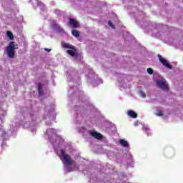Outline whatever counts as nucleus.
<instances>
[{
    "label": "nucleus",
    "instance_id": "nucleus-1",
    "mask_svg": "<svg viewBox=\"0 0 183 183\" xmlns=\"http://www.w3.org/2000/svg\"><path fill=\"white\" fill-rule=\"evenodd\" d=\"M44 137L46 139L49 140L55 153L64 164L65 172H74V171L79 170V166L76 164V162L66 154L71 146L65 142L61 136L56 134V130H54V128L47 129Z\"/></svg>",
    "mask_w": 183,
    "mask_h": 183
},
{
    "label": "nucleus",
    "instance_id": "nucleus-2",
    "mask_svg": "<svg viewBox=\"0 0 183 183\" xmlns=\"http://www.w3.org/2000/svg\"><path fill=\"white\" fill-rule=\"evenodd\" d=\"M39 122V117L38 116V112L31 111L25 114L21 125L24 128H26L29 131H31L32 134H35L38 128Z\"/></svg>",
    "mask_w": 183,
    "mask_h": 183
},
{
    "label": "nucleus",
    "instance_id": "nucleus-3",
    "mask_svg": "<svg viewBox=\"0 0 183 183\" xmlns=\"http://www.w3.org/2000/svg\"><path fill=\"white\" fill-rule=\"evenodd\" d=\"M68 81L69 82L70 89L68 91L69 94H73L75 92L76 94H79V95H84V92L79 89L77 85H81V80L76 78L75 75V69L72 67L69 69L66 74Z\"/></svg>",
    "mask_w": 183,
    "mask_h": 183
},
{
    "label": "nucleus",
    "instance_id": "nucleus-4",
    "mask_svg": "<svg viewBox=\"0 0 183 183\" xmlns=\"http://www.w3.org/2000/svg\"><path fill=\"white\" fill-rule=\"evenodd\" d=\"M61 46L64 49H66V54H68V55L74 57L76 61H81L82 57L81 56V54H78V51H76V48H75V46L65 41H61Z\"/></svg>",
    "mask_w": 183,
    "mask_h": 183
},
{
    "label": "nucleus",
    "instance_id": "nucleus-5",
    "mask_svg": "<svg viewBox=\"0 0 183 183\" xmlns=\"http://www.w3.org/2000/svg\"><path fill=\"white\" fill-rule=\"evenodd\" d=\"M84 71L88 78V82H92L93 86H97V85L102 84V79H99L98 76L95 75V74L94 73V70H92V69H89Z\"/></svg>",
    "mask_w": 183,
    "mask_h": 183
},
{
    "label": "nucleus",
    "instance_id": "nucleus-6",
    "mask_svg": "<svg viewBox=\"0 0 183 183\" xmlns=\"http://www.w3.org/2000/svg\"><path fill=\"white\" fill-rule=\"evenodd\" d=\"M80 132L83 133L84 138H96V139H102V134L95 130H86L85 127H82L79 129Z\"/></svg>",
    "mask_w": 183,
    "mask_h": 183
},
{
    "label": "nucleus",
    "instance_id": "nucleus-7",
    "mask_svg": "<svg viewBox=\"0 0 183 183\" xmlns=\"http://www.w3.org/2000/svg\"><path fill=\"white\" fill-rule=\"evenodd\" d=\"M119 144L120 145H122V147L126 148L127 153H125V154L127 159L128 165H132V164H134V159L132 158V154H131V152H129V144H128V142L125 139H120Z\"/></svg>",
    "mask_w": 183,
    "mask_h": 183
},
{
    "label": "nucleus",
    "instance_id": "nucleus-8",
    "mask_svg": "<svg viewBox=\"0 0 183 183\" xmlns=\"http://www.w3.org/2000/svg\"><path fill=\"white\" fill-rule=\"evenodd\" d=\"M44 118L46 119V125L51 126L54 121H55V112H54V109L49 112L46 111L44 112Z\"/></svg>",
    "mask_w": 183,
    "mask_h": 183
},
{
    "label": "nucleus",
    "instance_id": "nucleus-9",
    "mask_svg": "<svg viewBox=\"0 0 183 183\" xmlns=\"http://www.w3.org/2000/svg\"><path fill=\"white\" fill-rule=\"evenodd\" d=\"M15 49H18V44L14 41H11L9 46L6 48L9 58H14V56H15Z\"/></svg>",
    "mask_w": 183,
    "mask_h": 183
},
{
    "label": "nucleus",
    "instance_id": "nucleus-10",
    "mask_svg": "<svg viewBox=\"0 0 183 183\" xmlns=\"http://www.w3.org/2000/svg\"><path fill=\"white\" fill-rule=\"evenodd\" d=\"M51 28L54 31V32H56L57 34H60L61 35H65L66 33L65 32V30L56 23V21L53 20L51 24Z\"/></svg>",
    "mask_w": 183,
    "mask_h": 183
},
{
    "label": "nucleus",
    "instance_id": "nucleus-11",
    "mask_svg": "<svg viewBox=\"0 0 183 183\" xmlns=\"http://www.w3.org/2000/svg\"><path fill=\"white\" fill-rule=\"evenodd\" d=\"M155 82L159 88L163 89V91H168V84H167V80L164 78L159 77L155 80Z\"/></svg>",
    "mask_w": 183,
    "mask_h": 183
},
{
    "label": "nucleus",
    "instance_id": "nucleus-12",
    "mask_svg": "<svg viewBox=\"0 0 183 183\" xmlns=\"http://www.w3.org/2000/svg\"><path fill=\"white\" fill-rule=\"evenodd\" d=\"M30 1L31 2L34 9H36V8H39V9L43 12H45V11H46V7L45 6V5L38 1V0H30Z\"/></svg>",
    "mask_w": 183,
    "mask_h": 183
},
{
    "label": "nucleus",
    "instance_id": "nucleus-13",
    "mask_svg": "<svg viewBox=\"0 0 183 183\" xmlns=\"http://www.w3.org/2000/svg\"><path fill=\"white\" fill-rule=\"evenodd\" d=\"M158 58L160 62L164 65V66H166V68H168L169 69H172V66L169 64L168 61L162 58V56H161V54H158Z\"/></svg>",
    "mask_w": 183,
    "mask_h": 183
},
{
    "label": "nucleus",
    "instance_id": "nucleus-14",
    "mask_svg": "<svg viewBox=\"0 0 183 183\" xmlns=\"http://www.w3.org/2000/svg\"><path fill=\"white\" fill-rule=\"evenodd\" d=\"M69 25L71 28H78L79 24L74 19H69Z\"/></svg>",
    "mask_w": 183,
    "mask_h": 183
},
{
    "label": "nucleus",
    "instance_id": "nucleus-15",
    "mask_svg": "<svg viewBox=\"0 0 183 183\" xmlns=\"http://www.w3.org/2000/svg\"><path fill=\"white\" fill-rule=\"evenodd\" d=\"M128 115L130 118H138V114L133 110L129 111Z\"/></svg>",
    "mask_w": 183,
    "mask_h": 183
},
{
    "label": "nucleus",
    "instance_id": "nucleus-16",
    "mask_svg": "<svg viewBox=\"0 0 183 183\" xmlns=\"http://www.w3.org/2000/svg\"><path fill=\"white\" fill-rule=\"evenodd\" d=\"M38 91L39 97H42L44 95V90L42 89V84L41 83L38 84Z\"/></svg>",
    "mask_w": 183,
    "mask_h": 183
},
{
    "label": "nucleus",
    "instance_id": "nucleus-17",
    "mask_svg": "<svg viewBox=\"0 0 183 183\" xmlns=\"http://www.w3.org/2000/svg\"><path fill=\"white\" fill-rule=\"evenodd\" d=\"M152 36L155 38H161V32L158 31L157 29H154Z\"/></svg>",
    "mask_w": 183,
    "mask_h": 183
},
{
    "label": "nucleus",
    "instance_id": "nucleus-18",
    "mask_svg": "<svg viewBox=\"0 0 183 183\" xmlns=\"http://www.w3.org/2000/svg\"><path fill=\"white\" fill-rule=\"evenodd\" d=\"M142 126H143V131H145L148 136L151 135V132H150L151 130L149 129L148 126H146L145 124H142Z\"/></svg>",
    "mask_w": 183,
    "mask_h": 183
},
{
    "label": "nucleus",
    "instance_id": "nucleus-19",
    "mask_svg": "<svg viewBox=\"0 0 183 183\" xmlns=\"http://www.w3.org/2000/svg\"><path fill=\"white\" fill-rule=\"evenodd\" d=\"M6 35L11 41L14 40V34H12L11 31H7Z\"/></svg>",
    "mask_w": 183,
    "mask_h": 183
},
{
    "label": "nucleus",
    "instance_id": "nucleus-20",
    "mask_svg": "<svg viewBox=\"0 0 183 183\" xmlns=\"http://www.w3.org/2000/svg\"><path fill=\"white\" fill-rule=\"evenodd\" d=\"M71 34L74 36H75L76 38H78V36H79V31H76V30H72L71 31Z\"/></svg>",
    "mask_w": 183,
    "mask_h": 183
},
{
    "label": "nucleus",
    "instance_id": "nucleus-21",
    "mask_svg": "<svg viewBox=\"0 0 183 183\" xmlns=\"http://www.w3.org/2000/svg\"><path fill=\"white\" fill-rule=\"evenodd\" d=\"M81 119H82V117L79 115H77L76 117V124H81Z\"/></svg>",
    "mask_w": 183,
    "mask_h": 183
},
{
    "label": "nucleus",
    "instance_id": "nucleus-22",
    "mask_svg": "<svg viewBox=\"0 0 183 183\" xmlns=\"http://www.w3.org/2000/svg\"><path fill=\"white\" fill-rule=\"evenodd\" d=\"M164 112L162 110L157 109L156 114L157 117H162Z\"/></svg>",
    "mask_w": 183,
    "mask_h": 183
},
{
    "label": "nucleus",
    "instance_id": "nucleus-23",
    "mask_svg": "<svg viewBox=\"0 0 183 183\" xmlns=\"http://www.w3.org/2000/svg\"><path fill=\"white\" fill-rule=\"evenodd\" d=\"M147 72L148 74H149L150 75H152L154 74V70H152V69L151 68H148L147 69Z\"/></svg>",
    "mask_w": 183,
    "mask_h": 183
},
{
    "label": "nucleus",
    "instance_id": "nucleus-24",
    "mask_svg": "<svg viewBox=\"0 0 183 183\" xmlns=\"http://www.w3.org/2000/svg\"><path fill=\"white\" fill-rule=\"evenodd\" d=\"M108 24L111 26V28L115 29L114 24H112V21H109Z\"/></svg>",
    "mask_w": 183,
    "mask_h": 183
},
{
    "label": "nucleus",
    "instance_id": "nucleus-25",
    "mask_svg": "<svg viewBox=\"0 0 183 183\" xmlns=\"http://www.w3.org/2000/svg\"><path fill=\"white\" fill-rule=\"evenodd\" d=\"M139 93L142 98H145V97H147V94H145V93H144L143 92H140Z\"/></svg>",
    "mask_w": 183,
    "mask_h": 183
},
{
    "label": "nucleus",
    "instance_id": "nucleus-26",
    "mask_svg": "<svg viewBox=\"0 0 183 183\" xmlns=\"http://www.w3.org/2000/svg\"><path fill=\"white\" fill-rule=\"evenodd\" d=\"M55 14H56V15H61V11H59V10H56V11H55Z\"/></svg>",
    "mask_w": 183,
    "mask_h": 183
},
{
    "label": "nucleus",
    "instance_id": "nucleus-27",
    "mask_svg": "<svg viewBox=\"0 0 183 183\" xmlns=\"http://www.w3.org/2000/svg\"><path fill=\"white\" fill-rule=\"evenodd\" d=\"M139 125V122L137 121L134 122V127H138Z\"/></svg>",
    "mask_w": 183,
    "mask_h": 183
},
{
    "label": "nucleus",
    "instance_id": "nucleus-28",
    "mask_svg": "<svg viewBox=\"0 0 183 183\" xmlns=\"http://www.w3.org/2000/svg\"><path fill=\"white\" fill-rule=\"evenodd\" d=\"M92 108H94V106H92V104H90V106H89L87 107V109H92Z\"/></svg>",
    "mask_w": 183,
    "mask_h": 183
},
{
    "label": "nucleus",
    "instance_id": "nucleus-29",
    "mask_svg": "<svg viewBox=\"0 0 183 183\" xmlns=\"http://www.w3.org/2000/svg\"><path fill=\"white\" fill-rule=\"evenodd\" d=\"M78 108H81V107H78V106H76L75 107H74V111L76 112V111H78L77 109H78Z\"/></svg>",
    "mask_w": 183,
    "mask_h": 183
},
{
    "label": "nucleus",
    "instance_id": "nucleus-30",
    "mask_svg": "<svg viewBox=\"0 0 183 183\" xmlns=\"http://www.w3.org/2000/svg\"><path fill=\"white\" fill-rule=\"evenodd\" d=\"M45 51H47L48 52H51V49H44Z\"/></svg>",
    "mask_w": 183,
    "mask_h": 183
},
{
    "label": "nucleus",
    "instance_id": "nucleus-31",
    "mask_svg": "<svg viewBox=\"0 0 183 183\" xmlns=\"http://www.w3.org/2000/svg\"><path fill=\"white\" fill-rule=\"evenodd\" d=\"M16 122V127H18V125H19V124L17 123V122Z\"/></svg>",
    "mask_w": 183,
    "mask_h": 183
},
{
    "label": "nucleus",
    "instance_id": "nucleus-32",
    "mask_svg": "<svg viewBox=\"0 0 183 183\" xmlns=\"http://www.w3.org/2000/svg\"><path fill=\"white\" fill-rule=\"evenodd\" d=\"M65 71H68V69H67V68H66V69H65Z\"/></svg>",
    "mask_w": 183,
    "mask_h": 183
},
{
    "label": "nucleus",
    "instance_id": "nucleus-33",
    "mask_svg": "<svg viewBox=\"0 0 183 183\" xmlns=\"http://www.w3.org/2000/svg\"><path fill=\"white\" fill-rule=\"evenodd\" d=\"M122 87L125 88V86H122Z\"/></svg>",
    "mask_w": 183,
    "mask_h": 183
}]
</instances>
